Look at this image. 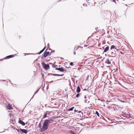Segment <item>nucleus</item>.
<instances>
[{"mask_svg":"<svg viewBox=\"0 0 134 134\" xmlns=\"http://www.w3.org/2000/svg\"><path fill=\"white\" fill-rule=\"evenodd\" d=\"M51 122L50 121L48 120H45L43 123V125L42 127L41 128V132H42L44 130H47L49 124Z\"/></svg>","mask_w":134,"mask_h":134,"instance_id":"f257e3e1","label":"nucleus"},{"mask_svg":"<svg viewBox=\"0 0 134 134\" xmlns=\"http://www.w3.org/2000/svg\"><path fill=\"white\" fill-rule=\"evenodd\" d=\"M115 46L114 45H112L110 48V52L111 54L112 57H114L116 56V52L115 51H113V49H115Z\"/></svg>","mask_w":134,"mask_h":134,"instance_id":"f03ea898","label":"nucleus"},{"mask_svg":"<svg viewBox=\"0 0 134 134\" xmlns=\"http://www.w3.org/2000/svg\"><path fill=\"white\" fill-rule=\"evenodd\" d=\"M42 65L44 68L46 70H47L49 68V65H47L44 63H42Z\"/></svg>","mask_w":134,"mask_h":134,"instance_id":"7ed1b4c3","label":"nucleus"},{"mask_svg":"<svg viewBox=\"0 0 134 134\" xmlns=\"http://www.w3.org/2000/svg\"><path fill=\"white\" fill-rule=\"evenodd\" d=\"M52 53V52H45L44 53V57H47L48 55H51V53Z\"/></svg>","mask_w":134,"mask_h":134,"instance_id":"20e7f679","label":"nucleus"},{"mask_svg":"<svg viewBox=\"0 0 134 134\" xmlns=\"http://www.w3.org/2000/svg\"><path fill=\"white\" fill-rule=\"evenodd\" d=\"M56 70H59L61 72H63L64 71V69L62 67L60 68H56Z\"/></svg>","mask_w":134,"mask_h":134,"instance_id":"39448f33","label":"nucleus"},{"mask_svg":"<svg viewBox=\"0 0 134 134\" xmlns=\"http://www.w3.org/2000/svg\"><path fill=\"white\" fill-rule=\"evenodd\" d=\"M7 108L9 110L13 109V107L11 105L8 104V105L7 106Z\"/></svg>","mask_w":134,"mask_h":134,"instance_id":"423d86ee","label":"nucleus"},{"mask_svg":"<svg viewBox=\"0 0 134 134\" xmlns=\"http://www.w3.org/2000/svg\"><path fill=\"white\" fill-rule=\"evenodd\" d=\"M19 123L22 125L23 126H24L25 125V123L23 121L21 120H19Z\"/></svg>","mask_w":134,"mask_h":134,"instance_id":"0eeeda50","label":"nucleus"},{"mask_svg":"<svg viewBox=\"0 0 134 134\" xmlns=\"http://www.w3.org/2000/svg\"><path fill=\"white\" fill-rule=\"evenodd\" d=\"M20 130L22 132L25 133H26L27 132V131L25 129H21Z\"/></svg>","mask_w":134,"mask_h":134,"instance_id":"6e6552de","label":"nucleus"},{"mask_svg":"<svg viewBox=\"0 0 134 134\" xmlns=\"http://www.w3.org/2000/svg\"><path fill=\"white\" fill-rule=\"evenodd\" d=\"M14 56H15V55H10L8 56H7L6 57V58H7V59H8L9 58H11L13 57Z\"/></svg>","mask_w":134,"mask_h":134,"instance_id":"1a4fd4ad","label":"nucleus"},{"mask_svg":"<svg viewBox=\"0 0 134 134\" xmlns=\"http://www.w3.org/2000/svg\"><path fill=\"white\" fill-rule=\"evenodd\" d=\"M105 63H107L108 64H110L111 63V62L109 61V59H107L106 61H105Z\"/></svg>","mask_w":134,"mask_h":134,"instance_id":"9d476101","label":"nucleus"},{"mask_svg":"<svg viewBox=\"0 0 134 134\" xmlns=\"http://www.w3.org/2000/svg\"><path fill=\"white\" fill-rule=\"evenodd\" d=\"M109 49V47L107 46V47L104 49V52H107Z\"/></svg>","mask_w":134,"mask_h":134,"instance_id":"9b49d317","label":"nucleus"},{"mask_svg":"<svg viewBox=\"0 0 134 134\" xmlns=\"http://www.w3.org/2000/svg\"><path fill=\"white\" fill-rule=\"evenodd\" d=\"M80 91V87L78 86L77 89H76V91L77 93H79Z\"/></svg>","mask_w":134,"mask_h":134,"instance_id":"f8f14e48","label":"nucleus"},{"mask_svg":"<svg viewBox=\"0 0 134 134\" xmlns=\"http://www.w3.org/2000/svg\"><path fill=\"white\" fill-rule=\"evenodd\" d=\"M45 48H46L45 47L41 51H40V52L38 53V54H40L41 53H42L44 51V50H45Z\"/></svg>","mask_w":134,"mask_h":134,"instance_id":"ddd939ff","label":"nucleus"},{"mask_svg":"<svg viewBox=\"0 0 134 134\" xmlns=\"http://www.w3.org/2000/svg\"><path fill=\"white\" fill-rule=\"evenodd\" d=\"M95 114H96L98 117H99V115L98 112L97 111H96L95 113Z\"/></svg>","mask_w":134,"mask_h":134,"instance_id":"4468645a","label":"nucleus"},{"mask_svg":"<svg viewBox=\"0 0 134 134\" xmlns=\"http://www.w3.org/2000/svg\"><path fill=\"white\" fill-rule=\"evenodd\" d=\"M47 113H46L44 115V116L43 118H46L47 117Z\"/></svg>","mask_w":134,"mask_h":134,"instance_id":"2eb2a0df","label":"nucleus"},{"mask_svg":"<svg viewBox=\"0 0 134 134\" xmlns=\"http://www.w3.org/2000/svg\"><path fill=\"white\" fill-rule=\"evenodd\" d=\"M74 108V107H72L70 108L69 109V111H72L73 110V109Z\"/></svg>","mask_w":134,"mask_h":134,"instance_id":"dca6fc26","label":"nucleus"},{"mask_svg":"<svg viewBox=\"0 0 134 134\" xmlns=\"http://www.w3.org/2000/svg\"><path fill=\"white\" fill-rule=\"evenodd\" d=\"M79 93L77 94H76V97H79Z\"/></svg>","mask_w":134,"mask_h":134,"instance_id":"f3484780","label":"nucleus"},{"mask_svg":"<svg viewBox=\"0 0 134 134\" xmlns=\"http://www.w3.org/2000/svg\"><path fill=\"white\" fill-rule=\"evenodd\" d=\"M56 75H57V76H62L63 75V74H62L61 75H59V74H56Z\"/></svg>","mask_w":134,"mask_h":134,"instance_id":"a211bd4d","label":"nucleus"},{"mask_svg":"<svg viewBox=\"0 0 134 134\" xmlns=\"http://www.w3.org/2000/svg\"><path fill=\"white\" fill-rule=\"evenodd\" d=\"M70 64L71 66H73V63L72 62H71L70 63Z\"/></svg>","mask_w":134,"mask_h":134,"instance_id":"6ab92c4d","label":"nucleus"},{"mask_svg":"<svg viewBox=\"0 0 134 134\" xmlns=\"http://www.w3.org/2000/svg\"><path fill=\"white\" fill-rule=\"evenodd\" d=\"M120 52L121 54H123V53L121 51H120Z\"/></svg>","mask_w":134,"mask_h":134,"instance_id":"aec40b11","label":"nucleus"},{"mask_svg":"<svg viewBox=\"0 0 134 134\" xmlns=\"http://www.w3.org/2000/svg\"><path fill=\"white\" fill-rule=\"evenodd\" d=\"M37 92H38V91H37L35 93V94H34H34H35Z\"/></svg>","mask_w":134,"mask_h":134,"instance_id":"412c9836","label":"nucleus"},{"mask_svg":"<svg viewBox=\"0 0 134 134\" xmlns=\"http://www.w3.org/2000/svg\"><path fill=\"white\" fill-rule=\"evenodd\" d=\"M84 97H85V99H86V96H85Z\"/></svg>","mask_w":134,"mask_h":134,"instance_id":"4be33fe9","label":"nucleus"},{"mask_svg":"<svg viewBox=\"0 0 134 134\" xmlns=\"http://www.w3.org/2000/svg\"><path fill=\"white\" fill-rule=\"evenodd\" d=\"M81 112V111H79V112H78V113H80Z\"/></svg>","mask_w":134,"mask_h":134,"instance_id":"5701e85b","label":"nucleus"},{"mask_svg":"<svg viewBox=\"0 0 134 134\" xmlns=\"http://www.w3.org/2000/svg\"><path fill=\"white\" fill-rule=\"evenodd\" d=\"M74 111H75V112H76V111H76V110H74Z\"/></svg>","mask_w":134,"mask_h":134,"instance_id":"b1692460","label":"nucleus"},{"mask_svg":"<svg viewBox=\"0 0 134 134\" xmlns=\"http://www.w3.org/2000/svg\"><path fill=\"white\" fill-rule=\"evenodd\" d=\"M113 0L114 1V2H115V0Z\"/></svg>","mask_w":134,"mask_h":134,"instance_id":"393cba45","label":"nucleus"},{"mask_svg":"<svg viewBox=\"0 0 134 134\" xmlns=\"http://www.w3.org/2000/svg\"><path fill=\"white\" fill-rule=\"evenodd\" d=\"M39 127H40L41 128V126L40 125V126H39Z\"/></svg>","mask_w":134,"mask_h":134,"instance_id":"a878e982","label":"nucleus"},{"mask_svg":"<svg viewBox=\"0 0 134 134\" xmlns=\"http://www.w3.org/2000/svg\"><path fill=\"white\" fill-rule=\"evenodd\" d=\"M74 53H75V52Z\"/></svg>","mask_w":134,"mask_h":134,"instance_id":"bb28decb","label":"nucleus"}]
</instances>
